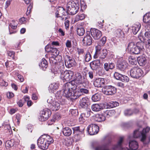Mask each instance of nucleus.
Returning <instances> with one entry per match:
<instances>
[{
    "mask_svg": "<svg viewBox=\"0 0 150 150\" xmlns=\"http://www.w3.org/2000/svg\"><path fill=\"white\" fill-rule=\"evenodd\" d=\"M123 138H120L117 144L114 145L112 149H110V139H108L107 143L106 142L97 146L95 150H136L138 148L139 145L137 141L134 140H129V146L130 150L127 148L124 149L122 146Z\"/></svg>",
    "mask_w": 150,
    "mask_h": 150,
    "instance_id": "f257e3e1",
    "label": "nucleus"
},
{
    "mask_svg": "<svg viewBox=\"0 0 150 150\" xmlns=\"http://www.w3.org/2000/svg\"><path fill=\"white\" fill-rule=\"evenodd\" d=\"M150 130V127H147L145 128L142 129L141 127L135 130L134 132L133 137L135 138H139L140 141L144 146H146L150 142V137L146 138V134Z\"/></svg>",
    "mask_w": 150,
    "mask_h": 150,
    "instance_id": "f03ea898",
    "label": "nucleus"
},
{
    "mask_svg": "<svg viewBox=\"0 0 150 150\" xmlns=\"http://www.w3.org/2000/svg\"><path fill=\"white\" fill-rule=\"evenodd\" d=\"M53 138L49 135H44L40 137L37 140L38 147L43 150L47 149L49 145L53 143Z\"/></svg>",
    "mask_w": 150,
    "mask_h": 150,
    "instance_id": "7ed1b4c3",
    "label": "nucleus"
},
{
    "mask_svg": "<svg viewBox=\"0 0 150 150\" xmlns=\"http://www.w3.org/2000/svg\"><path fill=\"white\" fill-rule=\"evenodd\" d=\"M71 81H73V83L74 84V86L76 88L80 85H83L85 88H86L87 84H88L89 82L88 80L85 79L83 77L81 74L80 73L77 72L75 75L74 80Z\"/></svg>",
    "mask_w": 150,
    "mask_h": 150,
    "instance_id": "20e7f679",
    "label": "nucleus"
},
{
    "mask_svg": "<svg viewBox=\"0 0 150 150\" xmlns=\"http://www.w3.org/2000/svg\"><path fill=\"white\" fill-rule=\"evenodd\" d=\"M79 8V3L77 1H69L67 6V12L71 15L76 14L78 11Z\"/></svg>",
    "mask_w": 150,
    "mask_h": 150,
    "instance_id": "39448f33",
    "label": "nucleus"
},
{
    "mask_svg": "<svg viewBox=\"0 0 150 150\" xmlns=\"http://www.w3.org/2000/svg\"><path fill=\"white\" fill-rule=\"evenodd\" d=\"M96 52L93 56L95 59L99 58L103 59L105 58L107 54L108 51L107 49H103L101 50V46L99 45L96 46L95 47Z\"/></svg>",
    "mask_w": 150,
    "mask_h": 150,
    "instance_id": "423d86ee",
    "label": "nucleus"
},
{
    "mask_svg": "<svg viewBox=\"0 0 150 150\" xmlns=\"http://www.w3.org/2000/svg\"><path fill=\"white\" fill-rule=\"evenodd\" d=\"M72 129L76 142L79 141L84 136V128L79 126L72 127Z\"/></svg>",
    "mask_w": 150,
    "mask_h": 150,
    "instance_id": "0eeeda50",
    "label": "nucleus"
},
{
    "mask_svg": "<svg viewBox=\"0 0 150 150\" xmlns=\"http://www.w3.org/2000/svg\"><path fill=\"white\" fill-rule=\"evenodd\" d=\"M74 76V73L72 71L68 70L64 71V70L60 76V78L64 82L69 81L72 79Z\"/></svg>",
    "mask_w": 150,
    "mask_h": 150,
    "instance_id": "6e6552de",
    "label": "nucleus"
},
{
    "mask_svg": "<svg viewBox=\"0 0 150 150\" xmlns=\"http://www.w3.org/2000/svg\"><path fill=\"white\" fill-rule=\"evenodd\" d=\"M130 74L132 78L137 79L144 76V72L142 70L137 67L132 69L130 70Z\"/></svg>",
    "mask_w": 150,
    "mask_h": 150,
    "instance_id": "1a4fd4ad",
    "label": "nucleus"
},
{
    "mask_svg": "<svg viewBox=\"0 0 150 150\" xmlns=\"http://www.w3.org/2000/svg\"><path fill=\"white\" fill-rule=\"evenodd\" d=\"M51 112L50 110L47 108L44 109L40 112V115L39 117V120L41 121L47 120L51 115Z\"/></svg>",
    "mask_w": 150,
    "mask_h": 150,
    "instance_id": "9d476101",
    "label": "nucleus"
},
{
    "mask_svg": "<svg viewBox=\"0 0 150 150\" xmlns=\"http://www.w3.org/2000/svg\"><path fill=\"white\" fill-rule=\"evenodd\" d=\"M116 90L115 87L111 85L105 86L102 89L103 92L108 95L114 94L116 92Z\"/></svg>",
    "mask_w": 150,
    "mask_h": 150,
    "instance_id": "9b49d317",
    "label": "nucleus"
},
{
    "mask_svg": "<svg viewBox=\"0 0 150 150\" xmlns=\"http://www.w3.org/2000/svg\"><path fill=\"white\" fill-rule=\"evenodd\" d=\"M99 130V127L95 124H91L87 128V131L91 135L98 133Z\"/></svg>",
    "mask_w": 150,
    "mask_h": 150,
    "instance_id": "f8f14e48",
    "label": "nucleus"
},
{
    "mask_svg": "<svg viewBox=\"0 0 150 150\" xmlns=\"http://www.w3.org/2000/svg\"><path fill=\"white\" fill-rule=\"evenodd\" d=\"M63 67L61 66L59 64H57L56 65H52L51 71L53 73L55 76H60L61 73L63 72Z\"/></svg>",
    "mask_w": 150,
    "mask_h": 150,
    "instance_id": "ddd939ff",
    "label": "nucleus"
},
{
    "mask_svg": "<svg viewBox=\"0 0 150 150\" xmlns=\"http://www.w3.org/2000/svg\"><path fill=\"white\" fill-rule=\"evenodd\" d=\"M64 63L65 66L68 68H70L73 67L76 64L74 59L68 55H66L64 58Z\"/></svg>",
    "mask_w": 150,
    "mask_h": 150,
    "instance_id": "4468645a",
    "label": "nucleus"
},
{
    "mask_svg": "<svg viewBox=\"0 0 150 150\" xmlns=\"http://www.w3.org/2000/svg\"><path fill=\"white\" fill-rule=\"evenodd\" d=\"M128 49L131 53L135 54H138L140 53V50L134 42H132L129 43L128 45Z\"/></svg>",
    "mask_w": 150,
    "mask_h": 150,
    "instance_id": "2eb2a0df",
    "label": "nucleus"
},
{
    "mask_svg": "<svg viewBox=\"0 0 150 150\" xmlns=\"http://www.w3.org/2000/svg\"><path fill=\"white\" fill-rule=\"evenodd\" d=\"M68 13L65 9L63 7H59L57 9V11L55 13V16L57 18L60 17L61 19L63 20L64 18L63 16L66 15V14Z\"/></svg>",
    "mask_w": 150,
    "mask_h": 150,
    "instance_id": "dca6fc26",
    "label": "nucleus"
},
{
    "mask_svg": "<svg viewBox=\"0 0 150 150\" xmlns=\"http://www.w3.org/2000/svg\"><path fill=\"white\" fill-rule=\"evenodd\" d=\"M90 32L87 31L86 33V35L82 40L83 45L84 46L91 45L93 41L92 37L90 35Z\"/></svg>",
    "mask_w": 150,
    "mask_h": 150,
    "instance_id": "f3484780",
    "label": "nucleus"
},
{
    "mask_svg": "<svg viewBox=\"0 0 150 150\" xmlns=\"http://www.w3.org/2000/svg\"><path fill=\"white\" fill-rule=\"evenodd\" d=\"M114 76L116 79L124 82H128L129 81V78L128 77L117 72H115L114 74Z\"/></svg>",
    "mask_w": 150,
    "mask_h": 150,
    "instance_id": "a211bd4d",
    "label": "nucleus"
},
{
    "mask_svg": "<svg viewBox=\"0 0 150 150\" xmlns=\"http://www.w3.org/2000/svg\"><path fill=\"white\" fill-rule=\"evenodd\" d=\"M84 112L81 114L79 118V121L83 122L85 120L84 117H88L91 115L92 112L90 108L88 107H86Z\"/></svg>",
    "mask_w": 150,
    "mask_h": 150,
    "instance_id": "6ab92c4d",
    "label": "nucleus"
},
{
    "mask_svg": "<svg viewBox=\"0 0 150 150\" xmlns=\"http://www.w3.org/2000/svg\"><path fill=\"white\" fill-rule=\"evenodd\" d=\"M90 33L95 40L99 39L102 35L101 32L99 30L95 28H91Z\"/></svg>",
    "mask_w": 150,
    "mask_h": 150,
    "instance_id": "aec40b11",
    "label": "nucleus"
},
{
    "mask_svg": "<svg viewBox=\"0 0 150 150\" xmlns=\"http://www.w3.org/2000/svg\"><path fill=\"white\" fill-rule=\"evenodd\" d=\"M105 80L104 79L98 78L96 79L93 81V85L97 87H101L105 85Z\"/></svg>",
    "mask_w": 150,
    "mask_h": 150,
    "instance_id": "412c9836",
    "label": "nucleus"
},
{
    "mask_svg": "<svg viewBox=\"0 0 150 150\" xmlns=\"http://www.w3.org/2000/svg\"><path fill=\"white\" fill-rule=\"evenodd\" d=\"M138 38L140 40V41L137 42L136 45L139 49L140 50V52L141 53L144 50V39L143 37H142L141 35H139Z\"/></svg>",
    "mask_w": 150,
    "mask_h": 150,
    "instance_id": "4be33fe9",
    "label": "nucleus"
},
{
    "mask_svg": "<svg viewBox=\"0 0 150 150\" xmlns=\"http://www.w3.org/2000/svg\"><path fill=\"white\" fill-rule=\"evenodd\" d=\"M91 68L93 70H96L100 65V61L97 59L91 62L90 64Z\"/></svg>",
    "mask_w": 150,
    "mask_h": 150,
    "instance_id": "5701e85b",
    "label": "nucleus"
},
{
    "mask_svg": "<svg viewBox=\"0 0 150 150\" xmlns=\"http://www.w3.org/2000/svg\"><path fill=\"white\" fill-rule=\"evenodd\" d=\"M73 81H71V82H69L66 83L64 85L62 90H74L76 88L74 85H73Z\"/></svg>",
    "mask_w": 150,
    "mask_h": 150,
    "instance_id": "b1692460",
    "label": "nucleus"
},
{
    "mask_svg": "<svg viewBox=\"0 0 150 150\" xmlns=\"http://www.w3.org/2000/svg\"><path fill=\"white\" fill-rule=\"evenodd\" d=\"M103 103L93 104L91 105V109L93 111L98 112L103 109Z\"/></svg>",
    "mask_w": 150,
    "mask_h": 150,
    "instance_id": "393cba45",
    "label": "nucleus"
},
{
    "mask_svg": "<svg viewBox=\"0 0 150 150\" xmlns=\"http://www.w3.org/2000/svg\"><path fill=\"white\" fill-rule=\"evenodd\" d=\"M19 140H17V141H15L13 139H11L10 140L7 141L5 144V146L6 147H11L12 146L16 147V146L19 144Z\"/></svg>",
    "mask_w": 150,
    "mask_h": 150,
    "instance_id": "a878e982",
    "label": "nucleus"
},
{
    "mask_svg": "<svg viewBox=\"0 0 150 150\" xmlns=\"http://www.w3.org/2000/svg\"><path fill=\"white\" fill-rule=\"evenodd\" d=\"M141 27V24L138 22L134 24L132 27V33L135 35L139 30Z\"/></svg>",
    "mask_w": 150,
    "mask_h": 150,
    "instance_id": "bb28decb",
    "label": "nucleus"
},
{
    "mask_svg": "<svg viewBox=\"0 0 150 150\" xmlns=\"http://www.w3.org/2000/svg\"><path fill=\"white\" fill-rule=\"evenodd\" d=\"M89 99L86 97H85L82 98L81 99L80 103L81 106L83 108H85L87 107L88 103V102Z\"/></svg>",
    "mask_w": 150,
    "mask_h": 150,
    "instance_id": "cd10ccee",
    "label": "nucleus"
},
{
    "mask_svg": "<svg viewBox=\"0 0 150 150\" xmlns=\"http://www.w3.org/2000/svg\"><path fill=\"white\" fill-rule=\"evenodd\" d=\"M128 64L125 61L120 62L118 65V69L121 71H124L127 67Z\"/></svg>",
    "mask_w": 150,
    "mask_h": 150,
    "instance_id": "c85d7f7f",
    "label": "nucleus"
},
{
    "mask_svg": "<svg viewBox=\"0 0 150 150\" xmlns=\"http://www.w3.org/2000/svg\"><path fill=\"white\" fill-rule=\"evenodd\" d=\"M24 2L26 4H30L29 6L28 7L26 12V15L28 16L31 12V9L33 8V3L31 2V0H23Z\"/></svg>",
    "mask_w": 150,
    "mask_h": 150,
    "instance_id": "c756f323",
    "label": "nucleus"
},
{
    "mask_svg": "<svg viewBox=\"0 0 150 150\" xmlns=\"http://www.w3.org/2000/svg\"><path fill=\"white\" fill-rule=\"evenodd\" d=\"M58 88V85L57 83H53L51 84L48 87V91L50 93H53Z\"/></svg>",
    "mask_w": 150,
    "mask_h": 150,
    "instance_id": "7c9ffc66",
    "label": "nucleus"
},
{
    "mask_svg": "<svg viewBox=\"0 0 150 150\" xmlns=\"http://www.w3.org/2000/svg\"><path fill=\"white\" fill-rule=\"evenodd\" d=\"M50 108L53 111H57L60 108V104L58 102L55 101L50 106Z\"/></svg>",
    "mask_w": 150,
    "mask_h": 150,
    "instance_id": "2f4dec72",
    "label": "nucleus"
},
{
    "mask_svg": "<svg viewBox=\"0 0 150 150\" xmlns=\"http://www.w3.org/2000/svg\"><path fill=\"white\" fill-rule=\"evenodd\" d=\"M39 66L42 70H45L48 66V63L46 60L45 59L43 58L42 59L40 63L39 64Z\"/></svg>",
    "mask_w": 150,
    "mask_h": 150,
    "instance_id": "473e14b6",
    "label": "nucleus"
},
{
    "mask_svg": "<svg viewBox=\"0 0 150 150\" xmlns=\"http://www.w3.org/2000/svg\"><path fill=\"white\" fill-rule=\"evenodd\" d=\"M62 132L63 134L66 136H69L71 134L72 132L71 129L67 127L64 128Z\"/></svg>",
    "mask_w": 150,
    "mask_h": 150,
    "instance_id": "72a5a7b5",
    "label": "nucleus"
},
{
    "mask_svg": "<svg viewBox=\"0 0 150 150\" xmlns=\"http://www.w3.org/2000/svg\"><path fill=\"white\" fill-rule=\"evenodd\" d=\"M82 94L79 91H76L75 92L71 93L70 98L73 100L76 99L81 96Z\"/></svg>",
    "mask_w": 150,
    "mask_h": 150,
    "instance_id": "f704fd0d",
    "label": "nucleus"
},
{
    "mask_svg": "<svg viewBox=\"0 0 150 150\" xmlns=\"http://www.w3.org/2000/svg\"><path fill=\"white\" fill-rule=\"evenodd\" d=\"M115 113L114 110H107L104 112V114L106 118H109L113 115Z\"/></svg>",
    "mask_w": 150,
    "mask_h": 150,
    "instance_id": "c9c22d12",
    "label": "nucleus"
},
{
    "mask_svg": "<svg viewBox=\"0 0 150 150\" xmlns=\"http://www.w3.org/2000/svg\"><path fill=\"white\" fill-rule=\"evenodd\" d=\"M115 35L119 38H124L125 36V33L122 29L118 28L116 31Z\"/></svg>",
    "mask_w": 150,
    "mask_h": 150,
    "instance_id": "e433bc0d",
    "label": "nucleus"
},
{
    "mask_svg": "<svg viewBox=\"0 0 150 150\" xmlns=\"http://www.w3.org/2000/svg\"><path fill=\"white\" fill-rule=\"evenodd\" d=\"M119 103L116 101H111L107 103L106 108H111L116 107L119 105Z\"/></svg>",
    "mask_w": 150,
    "mask_h": 150,
    "instance_id": "4c0bfd02",
    "label": "nucleus"
},
{
    "mask_svg": "<svg viewBox=\"0 0 150 150\" xmlns=\"http://www.w3.org/2000/svg\"><path fill=\"white\" fill-rule=\"evenodd\" d=\"M86 15L83 13H79L77 15L75 18V22H77L80 20H83L85 17Z\"/></svg>",
    "mask_w": 150,
    "mask_h": 150,
    "instance_id": "58836bf2",
    "label": "nucleus"
},
{
    "mask_svg": "<svg viewBox=\"0 0 150 150\" xmlns=\"http://www.w3.org/2000/svg\"><path fill=\"white\" fill-rule=\"evenodd\" d=\"M138 62L141 66L144 65L146 63V59L145 57L141 56L138 59Z\"/></svg>",
    "mask_w": 150,
    "mask_h": 150,
    "instance_id": "ea45409f",
    "label": "nucleus"
},
{
    "mask_svg": "<svg viewBox=\"0 0 150 150\" xmlns=\"http://www.w3.org/2000/svg\"><path fill=\"white\" fill-rule=\"evenodd\" d=\"M72 90H62V93H63V96L70 98L71 93H72Z\"/></svg>",
    "mask_w": 150,
    "mask_h": 150,
    "instance_id": "a19ab883",
    "label": "nucleus"
},
{
    "mask_svg": "<svg viewBox=\"0 0 150 150\" xmlns=\"http://www.w3.org/2000/svg\"><path fill=\"white\" fill-rule=\"evenodd\" d=\"M50 52L51 53V55L54 56H57L59 54V51L56 48L52 47L50 50Z\"/></svg>",
    "mask_w": 150,
    "mask_h": 150,
    "instance_id": "79ce46f5",
    "label": "nucleus"
},
{
    "mask_svg": "<svg viewBox=\"0 0 150 150\" xmlns=\"http://www.w3.org/2000/svg\"><path fill=\"white\" fill-rule=\"evenodd\" d=\"M57 57L51 55V56L49 58V60L50 63L52 65H56L57 64H59V63L57 62L56 59Z\"/></svg>",
    "mask_w": 150,
    "mask_h": 150,
    "instance_id": "37998d69",
    "label": "nucleus"
},
{
    "mask_svg": "<svg viewBox=\"0 0 150 150\" xmlns=\"http://www.w3.org/2000/svg\"><path fill=\"white\" fill-rule=\"evenodd\" d=\"M84 58L86 62H88L90 61L92 57L90 53L88 51L86 52L84 56Z\"/></svg>",
    "mask_w": 150,
    "mask_h": 150,
    "instance_id": "c03bdc74",
    "label": "nucleus"
},
{
    "mask_svg": "<svg viewBox=\"0 0 150 150\" xmlns=\"http://www.w3.org/2000/svg\"><path fill=\"white\" fill-rule=\"evenodd\" d=\"M143 21L145 23L150 22V12L146 13L144 16Z\"/></svg>",
    "mask_w": 150,
    "mask_h": 150,
    "instance_id": "a18cd8bd",
    "label": "nucleus"
},
{
    "mask_svg": "<svg viewBox=\"0 0 150 150\" xmlns=\"http://www.w3.org/2000/svg\"><path fill=\"white\" fill-rule=\"evenodd\" d=\"M96 118L97 119V121L99 122L104 121L106 119L104 114H97L96 115Z\"/></svg>",
    "mask_w": 150,
    "mask_h": 150,
    "instance_id": "49530a36",
    "label": "nucleus"
},
{
    "mask_svg": "<svg viewBox=\"0 0 150 150\" xmlns=\"http://www.w3.org/2000/svg\"><path fill=\"white\" fill-rule=\"evenodd\" d=\"M88 85L87 84V86L86 88H85L83 85H81L80 86H79L78 87L80 88V91H79L81 93H84L85 94H87L89 92L88 90L87 89L88 87Z\"/></svg>",
    "mask_w": 150,
    "mask_h": 150,
    "instance_id": "de8ad7c7",
    "label": "nucleus"
},
{
    "mask_svg": "<svg viewBox=\"0 0 150 150\" xmlns=\"http://www.w3.org/2000/svg\"><path fill=\"white\" fill-rule=\"evenodd\" d=\"M128 60L129 63L132 65L135 64L137 63V59L133 56H129Z\"/></svg>",
    "mask_w": 150,
    "mask_h": 150,
    "instance_id": "09e8293b",
    "label": "nucleus"
},
{
    "mask_svg": "<svg viewBox=\"0 0 150 150\" xmlns=\"http://www.w3.org/2000/svg\"><path fill=\"white\" fill-rule=\"evenodd\" d=\"M76 31L77 34L79 36H82L85 33V30L82 27L78 28Z\"/></svg>",
    "mask_w": 150,
    "mask_h": 150,
    "instance_id": "8fccbe9b",
    "label": "nucleus"
},
{
    "mask_svg": "<svg viewBox=\"0 0 150 150\" xmlns=\"http://www.w3.org/2000/svg\"><path fill=\"white\" fill-rule=\"evenodd\" d=\"M100 95L98 93H96L92 96V99L93 101H98L100 100Z\"/></svg>",
    "mask_w": 150,
    "mask_h": 150,
    "instance_id": "3c124183",
    "label": "nucleus"
},
{
    "mask_svg": "<svg viewBox=\"0 0 150 150\" xmlns=\"http://www.w3.org/2000/svg\"><path fill=\"white\" fill-rule=\"evenodd\" d=\"M62 90L58 91L56 93L55 97L58 100H60L62 98L63 93H62Z\"/></svg>",
    "mask_w": 150,
    "mask_h": 150,
    "instance_id": "603ef678",
    "label": "nucleus"
},
{
    "mask_svg": "<svg viewBox=\"0 0 150 150\" xmlns=\"http://www.w3.org/2000/svg\"><path fill=\"white\" fill-rule=\"evenodd\" d=\"M24 98L25 101L27 102V105L28 106L30 107L32 105L33 103L31 100H29V97L28 96H24Z\"/></svg>",
    "mask_w": 150,
    "mask_h": 150,
    "instance_id": "864d4df0",
    "label": "nucleus"
},
{
    "mask_svg": "<svg viewBox=\"0 0 150 150\" xmlns=\"http://www.w3.org/2000/svg\"><path fill=\"white\" fill-rule=\"evenodd\" d=\"M70 114L74 116H76L78 114V110L77 109H71L69 110Z\"/></svg>",
    "mask_w": 150,
    "mask_h": 150,
    "instance_id": "5fc2aeb1",
    "label": "nucleus"
},
{
    "mask_svg": "<svg viewBox=\"0 0 150 150\" xmlns=\"http://www.w3.org/2000/svg\"><path fill=\"white\" fill-rule=\"evenodd\" d=\"M60 118V115L59 114H55L53 115L52 120H53L54 122H55L56 120H59Z\"/></svg>",
    "mask_w": 150,
    "mask_h": 150,
    "instance_id": "6e6d98bb",
    "label": "nucleus"
},
{
    "mask_svg": "<svg viewBox=\"0 0 150 150\" xmlns=\"http://www.w3.org/2000/svg\"><path fill=\"white\" fill-rule=\"evenodd\" d=\"M133 113V111L131 109L127 110L124 111V114L126 116H130L132 115Z\"/></svg>",
    "mask_w": 150,
    "mask_h": 150,
    "instance_id": "4d7b16f0",
    "label": "nucleus"
},
{
    "mask_svg": "<svg viewBox=\"0 0 150 150\" xmlns=\"http://www.w3.org/2000/svg\"><path fill=\"white\" fill-rule=\"evenodd\" d=\"M9 64L10 67L9 70L10 71L13 70L14 69V67L15 66V64L12 61H9Z\"/></svg>",
    "mask_w": 150,
    "mask_h": 150,
    "instance_id": "13d9d810",
    "label": "nucleus"
},
{
    "mask_svg": "<svg viewBox=\"0 0 150 150\" xmlns=\"http://www.w3.org/2000/svg\"><path fill=\"white\" fill-rule=\"evenodd\" d=\"M3 127H4V129L6 130V131L7 132H10V130H11V128L10 125L7 124L5 125H3Z\"/></svg>",
    "mask_w": 150,
    "mask_h": 150,
    "instance_id": "bf43d9fd",
    "label": "nucleus"
},
{
    "mask_svg": "<svg viewBox=\"0 0 150 150\" xmlns=\"http://www.w3.org/2000/svg\"><path fill=\"white\" fill-rule=\"evenodd\" d=\"M81 8L85 9L87 7V6L83 0H81Z\"/></svg>",
    "mask_w": 150,
    "mask_h": 150,
    "instance_id": "052dcab7",
    "label": "nucleus"
},
{
    "mask_svg": "<svg viewBox=\"0 0 150 150\" xmlns=\"http://www.w3.org/2000/svg\"><path fill=\"white\" fill-rule=\"evenodd\" d=\"M8 84V83L5 81L3 79H0V85L1 86H6Z\"/></svg>",
    "mask_w": 150,
    "mask_h": 150,
    "instance_id": "680f3d73",
    "label": "nucleus"
},
{
    "mask_svg": "<svg viewBox=\"0 0 150 150\" xmlns=\"http://www.w3.org/2000/svg\"><path fill=\"white\" fill-rule=\"evenodd\" d=\"M55 101L54 99V98H53L52 97H50L47 99V102L49 103L51 105H52L53 102Z\"/></svg>",
    "mask_w": 150,
    "mask_h": 150,
    "instance_id": "e2e57ef3",
    "label": "nucleus"
},
{
    "mask_svg": "<svg viewBox=\"0 0 150 150\" xmlns=\"http://www.w3.org/2000/svg\"><path fill=\"white\" fill-rule=\"evenodd\" d=\"M14 52L13 51H8V55L10 58L13 59L14 56Z\"/></svg>",
    "mask_w": 150,
    "mask_h": 150,
    "instance_id": "0e129e2a",
    "label": "nucleus"
},
{
    "mask_svg": "<svg viewBox=\"0 0 150 150\" xmlns=\"http://www.w3.org/2000/svg\"><path fill=\"white\" fill-rule=\"evenodd\" d=\"M144 35L145 36V39H146V38L150 39V31H146V32L144 33Z\"/></svg>",
    "mask_w": 150,
    "mask_h": 150,
    "instance_id": "69168bd1",
    "label": "nucleus"
},
{
    "mask_svg": "<svg viewBox=\"0 0 150 150\" xmlns=\"http://www.w3.org/2000/svg\"><path fill=\"white\" fill-rule=\"evenodd\" d=\"M26 18L24 17H22L19 19V22L21 24H24L26 22Z\"/></svg>",
    "mask_w": 150,
    "mask_h": 150,
    "instance_id": "338daca9",
    "label": "nucleus"
},
{
    "mask_svg": "<svg viewBox=\"0 0 150 150\" xmlns=\"http://www.w3.org/2000/svg\"><path fill=\"white\" fill-rule=\"evenodd\" d=\"M94 72L93 71H89L88 73L89 78L91 79H92L94 77Z\"/></svg>",
    "mask_w": 150,
    "mask_h": 150,
    "instance_id": "774afa93",
    "label": "nucleus"
}]
</instances>
